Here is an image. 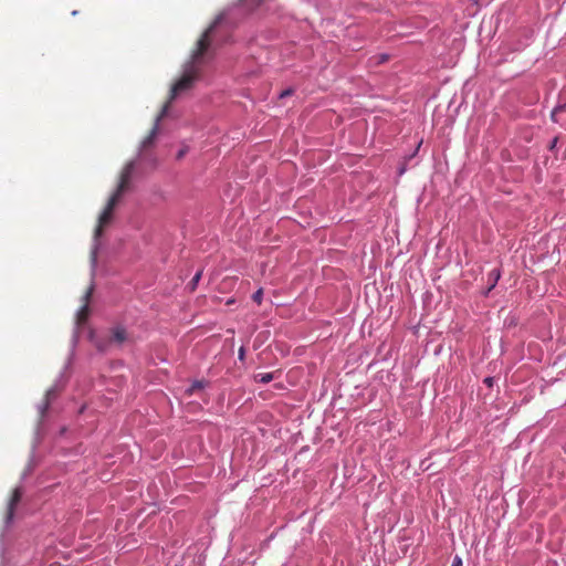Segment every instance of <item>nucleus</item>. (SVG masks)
I'll return each instance as SVG.
<instances>
[{
    "mask_svg": "<svg viewBox=\"0 0 566 566\" xmlns=\"http://www.w3.org/2000/svg\"><path fill=\"white\" fill-rule=\"evenodd\" d=\"M207 382L205 380H195L191 386L187 389L188 394H193L196 389H203Z\"/></svg>",
    "mask_w": 566,
    "mask_h": 566,
    "instance_id": "9d476101",
    "label": "nucleus"
},
{
    "mask_svg": "<svg viewBox=\"0 0 566 566\" xmlns=\"http://www.w3.org/2000/svg\"><path fill=\"white\" fill-rule=\"evenodd\" d=\"M168 103L164 105L160 114L156 117L155 119V124L153 126V128L150 129L148 136L140 144V147H139V150H138V157L139 158H143V151L151 146L154 144V140L157 136V133H158V128H159V122L161 120V118L167 114L168 112Z\"/></svg>",
    "mask_w": 566,
    "mask_h": 566,
    "instance_id": "7ed1b4c3",
    "label": "nucleus"
},
{
    "mask_svg": "<svg viewBox=\"0 0 566 566\" xmlns=\"http://www.w3.org/2000/svg\"><path fill=\"white\" fill-rule=\"evenodd\" d=\"M554 108L557 109L558 113L565 112L566 111V103L558 104Z\"/></svg>",
    "mask_w": 566,
    "mask_h": 566,
    "instance_id": "6ab92c4d",
    "label": "nucleus"
},
{
    "mask_svg": "<svg viewBox=\"0 0 566 566\" xmlns=\"http://www.w3.org/2000/svg\"><path fill=\"white\" fill-rule=\"evenodd\" d=\"M187 151H188L187 147L179 149L177 153V159H181L187 154Z\"/></svg>",
    "mask_w": 566,
    "mask_h": 566,
    "instance_id": "dca6fc26",
    "label": "nucleus"
},
{
    "mask_svg": "<svg viewBox=\"0 0 566 566\" xmlns=\"http://www.w3.org/2000/svg\"><path fill=\"white\" fill-rule=\"evenodd\" d=\"M501 269L500 268H495L493 269L489 274H488V282H489V286L488 289L483 292V295L484 296H488L490 294V292L496 286L499 280L501 279Z\"/></svg>",
    "mask_w": 566,
    "mask_h": 566,
    "instance_id": "0eeeda50",
    "label": "nucleus"
},
{
    "mask_svg": "<svg viewBox=\"0 0 566 566\" xmlns=\"http://www.w3.org/2000/svg\"><path fill=\"white\" fill-rule=\"evenodd\" d=\"M405 171H406L405 166H401V167L399 168V175H402Z\"/></svg>",
    "mask_w": 566,
    "mask_h": 566,
    "instance_id": "412c9836",
    "label": "nucleus"
},
{
    "mask_svg": "<svg viewBox=\"0 0 566 566\" xmlns=\"http://www.w3.org/2000/svg\"><path fill=\"white\" fill-rule=\"evenodd\" d=\"M463 562L459 555H455L452 559L451 566H462Z\"/></svg>",
    "mask_w": 566,
    "mask_h": 566,
    "instance_id": "ddd939ff",
    "label": "nucleus"
},
{
    "mask_svg": "<svg viewBox=\"0 0 566 566\" xmlns=\"http://www.w3.org/2000/svg\"><path fill=\"white\" fill-rule=\"evenodd\" d=\"M57 390L59 385L57 382H55L46 390L44 401L38 405L41 420L44 418L45 412L48 411L52 400L55 398Z\"/></svg>",
    "mask_w": 566,
    "mask_h": 566,
    "instance_id": "39448f33",
    "label": "nucleus"
},
{
    "mask_svg": "<svg viewBox=\"0 0 566 566\" xmlns=\"http://www.w3.org/2000/svg\"><path fill=\"white\" fill-rule=\"evenodd\" d=\"M484 382H485L488 386H492V384H493V378H492V377H486V378L484 379Z\"/></svg>",
    "mask_w": 566,
    "mask_h": 566,
    "instance_id": "aec40b11",
    "label": "nucleus"
},
{
    "mask_svg": "<svg viewBox=\"0 0 566 566\" xmlns=\"http://www.w3.org/2000/svg\"><path fill=\"white\" fill-rule=\"evenodd\" d=\"M421 144H422V140H420V142L418 143V146H417V148H416V150H415V154L418 151V149H419V147L421 146Z\"/></svg>",
    "mask_w": 566,
    "mask_h": 566,
    "instance_id": "5701e85b",
    "label": "nucleus"
},
{
    "mask_svg": "<svg viewBox=\"0 0 566 566\" xmlns=\"http://www.w3.org/2000/svg\"><path fill=\"white\" fill-rule=\"evenodd\" d=\"M557 143H558V138H557V137H554V138L551 140L549 145H548V149H549V150H553V149L556 147Z\"/></svg>",
    "mask_w": 566,
    "mask_h": 566,
    "instance_id": "f3484780",
    "label": "nucleus"
},
{
    "mask_svg": "<svg viewBox=\"0 0 566 566\" xmlns=\"http://www.w3.org/2000/svg\"><path fill=\"white\" fill-rule=\"evenodd\" d=\"M244 358H245V348H244V346H241V347L239 348V350H238V359H239L240 361H243V360H244Z\"/></svg>",
    "mask_w": 566,
    "mask_h": 566,
    "instance_id": "4468645a",
    "label": "nucleus"
},
{
    "mask_svg": "<svg viewBox=\"0 0 566 566\" xmlns=\"http://www.w3.org/2000/svg\"><path fill=\"white\" fill-rule=\"evenodd\" d=\"M94 290V283L92 282L85 294L83 295L84 304L77 310L76 312V325H80L85 322L86 314L88 311L87 302L93 293Z\"/></svg>",
    "mask_w": 566,
    "mask_h": 566,
    "instance_id": "423d86ee",
    "label": "nucleus"
},
{
    "mask_svg": "<svg viewBox=\"0 0 566 566\" xmlns=\"http://www.w3.org/2000/svg\"><path fill=\"white\" fill-rule=\"evenodd\" d=\"M557 109L553 108L552 113H551V119L554 122V123H558V119H557Z\"/></svg>",
    "mask_w": 566,
    "mask_h": 566,
    "instance_id": "a211bd4d",
    "label": "nucleus"
},
{
    "mask_svg": "<svg viewBox=\"0 0 566 566\" xmlns=\"http://www.w3.org/2000/svg\"><path fill=\"white\" fill-rule=\"evenodd\" d=\"M264 0H242L228 10L220 13L213 23L205 31L197 42V49L191 55V59L184 65L182 76L172 85L170 90L169 102L174 101L180 93L190 90L198 77V70L196 64L200 62L205 52L209 46V36L213 29L222 22H231L232 15L237 13L245 14L258 8Z\"/></svg>",
    "mask_w": 566,
    "mask_h": 566,
    "instance_id": "f257e3e1",
    "label": "nucleus"
},
{
    "mask_svg": "<svg viewBox=\"0 0 566 566\" xmlns=\"http://www.w3.org/2000/svg\"><path fill=\"white\" fill-rule=\"evenodd\" d=\"M201 274H202V271H198V272L193 275V277L191 279V281L189 282V287H190V290H191V291H193V290L197 287L198 282H199V280H200V277H201Z\"/></svg>",
    "mask_w": 566,
    "mask_h": 566,
    "instance_id": "9b49d317",
    "label": "nucleus"
},
{
    "mask_svg": "<svg viewBox=\"0 0 566 566\" xmlns=\"http://www.w3.org/2000/svg\"><path fill=\"white\" fill-rule=\"evenodd\" d=\"M254 379L260 384H269L274 379V373H260L254 376Z\"/></svg>",
    "mask_w": 566,
    "mask_h": 566,
    "instance_id": "1a4fd4ad",
    "label": "nucleus"
},
{
    "mask_svg": "<svg viewBox=\"0 0 566 566\" xmlns=\"http://www.w3.org/2000/svg\"><path fill=\"white\" fill-rule=\"evenodd\" d=\"M112 336L113 339L118 343L123 344L127 339V332L126 328L122 325H117L112 329Z\"/></svg>",
    "mask_w": 566,
    "mask_h": 566,
    "instance_id": "6e6552de",
    "label": "nucleus"
},
{
    "mask_svg": "<svg viewBox=\"0 0 566 566\" xmlns=\"http://www.w3.org/2000/svg\"><path fill=\"white\" fill-rule=\"evenodd\" d=\"M76 340H77V332H75V333H74V336H73V342H74V344L76 343Z\"/></svg>",
    "mask_w": 566,
    "mask_h": 566,
    "instance_id": "4be33fe9",
    "label": "nucleus"
},
{
    "mask_svg": "<svg viewBox=\"0 0 566 566\" xmlns=\"http://www.w3.org/2000/svg\"><path fill=\"white\" fill-rule=\"evenodd\" d=\"M85 409V406H83L81 409H80V412H83Z\"/></svg>",
    "mask_w": 566,
    "mask_h": 566,
    "instance_id": "393cba45",
    "label": "nucleus"
},
{
    "mask_svg": "<svg viewBox=\"0 0 566 566\" xmlns=\"http://www.w3.org/2000/svg\"><path fill=\"white\" fill-rule=\"evenodd\" d=\"M135 165H136L135 160H130L129 163L126 164V166L124 167V169L122 171L117 189L109 197L106 207L104 208V210L102 211V213L98 217V224L96 226L95 231H94L93 245H92V250H91L92 275H94L96 264H97V252L101 248L99 238L102 235V227L111 221L113 210L130 181L132 175L135 170Z\"/></svg>",
    "mask_w": 566,
    "mask_h": 566,
    "instance_id": "f03ea898",
    "label": "nucleus"
},
{
    "mask_svg": "<svg viewBox=\"0 0 566 566\" xmlns=\"http://www.w3.org/2000/svg\"><path fill=\"white\" fill-rule=\"evenodd\" d=\"M72 15H77V11L76 10L72 11Z\"/></svg>",
    "mask_w": 566,
    "mask_h": 566,
    "instance_id": "b1692460",
    "label": "nucleus"
},
{
    "mask_svg": "<svg viewBox=\"0 0 566 566\" xmlns=\"http://www.w3.org/2000/svg\"><path fill=\"white\" fill-rule=\"evenodd\" d=\"M292 94H293V90L292 88H287V90H284L283 92H281L279 97L283 98V97L290 96Z\"/></svg>",
    "mask_w": 566,
    "mask_h": 566,
    "instance_id": "2eb2a0df",
    "label": "nucleus"
},
{
    "mask_svg": "<svg viewBox=\"0 0 566 566\" xmlns=\"http://www.w3.org/2000/svg\"><path fill=\"white\" fill-rule=\"evenodd\" d=\"M252 300L259 305L262 303L263 290L261 287L253 293Z\"/></svg>",
    "mask_w": 566,
    "mask_h": 566,
    "instance_id": "f8f14e48",
    "label": "nucleus"
},
{
    "mask_svg": "<svg viewBox=\"0 0 566 566\" xmlns=\"http://www.w3.org/2000/svg\"><path fill=\"white\" fill-rule=\"evenodd\" d=\"M21 496H22V488L21 486H17L13 490L12 496H11V499L9 501V504H8L7 515H6V518H4V527L6 528L9 527L12 524V522H13L14 510H15L17 504L20 502Z\"/></svg>",
    "mask_w": 566,
    "mask_h": 566,
    "instance_id": "20e7f679",
    "label": "nucleus"
}]
</instances>
